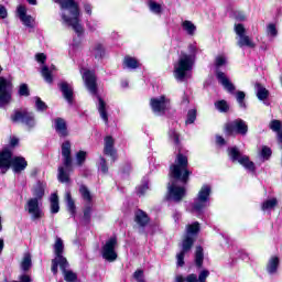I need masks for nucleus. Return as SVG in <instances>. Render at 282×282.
I'll return each instance as SVG.
<instances>
[{"mask_svg": "<svg viewBox=\"0 0 282 282\" xmlns=\"http://www.w3.org/2000/svg\"><path fill=\"white\" fill-rule=\"evenodd\" d=\"M61 6V17L63 25L72 28L76 34H83V24H80V7L75 0H53Z\"/></svg>", "mask_w": 282, "mask_h": 282, "instance_id": "nucleus-1", "label": "nucleus"}, {"mask_svg": "<svg viewBox=\"0 0 282 282\" xmlns=\"http://www.w3.org/2000/svg\"><path fill=\"white\" fill-rule=\"evenodd\" d=\"M189 52L191 54L181 53L177 63L174 64V77L176 80H180V83H184L188 72H191L195 65V54L197 48L193 45H189Z\"/></svg>", "mask_w": 282, "mask_h": 282, "instance_id": "nucleus-2", "label": "nucleus"}, {"mask_svg": "<svg viewBox=\"0 0 282 282\" xmlns=\"http://www.w3.org/2000/svg\"><path fill=\"white\" fill-rule=\"evenodd\" d=\"M197 232H199V223L187 225L186 235L182 241V250L176 254V265H178V268L184 267V257L191 252V248H193V243H195V235H197Z\"/></svg>", "mask_w": 282, "mask_h": 282, "instance_id": "nucleus-3", "label": "nucleus"}, {"mask_svg": "<svg viewBox=\"0 0 282 282\" xmlns=\"http://www.w3.org/2000/svg\"><path fill=\"white\" fill-rule=\"evenodd\" d=\"M170 175L174 180H181L183 184L188 182V158L184 156L182 153H178L175 160V163L170 167Z\"/></svg>", "mask_w": 282, "mask_h": 282, "instance_id": "nucleus-4", "label": "nucleus"}, {"mask_svg": "<svg viewBox=\"0 0 282 282\" xmlns=\"http://www.w3.org/2000/svg\"><path fill=\"white\" fill-rule=\"evenodd\" d=\"M62 158L64 166L58 167V180L65 184L69 182V171H72V143L69 141L62 143Z\"/></svg>", "mask_w": 282, "mask_h": 282, "instance_id": "nucleus-5", "label": "nucleus"}, {"mask_svg": "<svg viewBox=\"0 0 282 282\" xmlns=\"http://www.w3.org/2000/svg\"><path fill=\"white\" fill-rule=\"evenodd\" d=\"M53 249H54L55 259L52 260L51 270L54 274H58V265H61L62 263V267H64L65 263L67 262V258L63 257V252H65V243L63 242V239L57 237L55 239Z\"/></svg>", "mask_w": 282, "mask_h": 282, "instance_id": "nucleus-6", "label": "nucleus"}, {"mask_svg": "<svg viewBox=\"0 0 282 282\" xmlns=\"http://www.w3.org/2000/svg\"><path fill=\"white\" fill-rule=\"evenodd\" d=\"M210 185H203L199 189L197 197L194 199V203L192 205V210L194 213H202L204 208L208 206V202L210 199Z\"/></svg>", "mask_w": 282, "mask_h": 282, "instance_id": "nucleus-7", "label": "nucleus"}, {"mask_svg": "<svg viewBox=\"0 0 282 282\" xmlns=\"http://www.w3.org/2000/svg\"><path fill=\"white\" fill-rule=\"evenodd\" d=\"M225 133H227V135H234V133L246 135L248 133V123L242 119L228 121L225 123Z\"/></svg>", "mask_w": 282, "mask_h": 282, "instance_id": "nucleus-8", "label": "nucleus"}, {"mask_svg": "<svg viewBox=\"0 0 282 282\" xmlns=\"http://www.w3.org/2000/svg\"><path fill=\"white\" fill-rule=\"evenodd\" d=\"M235 32L237 34L238 47H250L251 50L257 47L254 41H252L251 37L246 34V26H243V24H236Z\"/></svg>", "mask_w": 282, "mask_h": 282, "instance_id": "nucleus-9", "label": "nucleus"}, {"mask_svg": "<svg viewBox=\"0 0 282 282\" xmlns=\"http://www.w3.org/2000/svg\"><path fill=\"white\" fill-rule=\"evenodd\" d=\"M12 100V82L0 77V107H6L10 105Z\"/></svg>", "mask_w": 282, "mask_h": 282, "instance_id": "nucleus-10", "label": "nucleus"}, {"mask_svg": "<svg viewBox=\"0 0 282 282\" xmlns=\"http://www.w3.org/2000/svg\"><path fill=\"white\" fill-rule=\"evenodd\" d=\"M116 248H118V239H116V237H111L106 241L101 249V254L106 259V261L113 262L116 261V259H118Z\"/></svg>", "mask_w": 282, "mask_h": 282, "instance_id": "nucleus-11", "label": "nucleus"}, {"mask_svg": "<svg viewBox=\"0 0 282 282\" xmlns=\"http://www.w3.org/2000/svg\"><path fill=\"white\" fill-rule=\"evenodd\" d=\"M229 156L232 160V162H239L247 171H254V163L250 161L248 156H242L241 152H239V149L231 148L229 149Z\"/></svg>", "mask_w": 282, "mask_h": 282, "instance_id": "nucleus-12", "label": "nucleus"}, {"mask_svg": "<svg viewBox=\"0 0 282 282\" xmlns=\"http://www.w3.org/2000/svg\"><path fill=\"white\" fill-rule=\"evenodd\" d=\"M85 85L94 96H96L98 91V86L96 85V74L93 70L83 68L80 70Z\"/></svg>", "mask_w": 282, "mask_h": 282, "instance_id": "nucleus-13", "label": "nucleus"}, {"mask_svg": "<svg viewBox=\"0 0 282 282\" xmlns=\"http://www.w3.org/2000/svg\"><path fill=\"white\" fill-rule=\"evenodd\" d=\"M12 122H23V124H26V127H34L36 124V121L34 120V115L32 112L28 111H15L11 116Z\"/></svg>", "mask_w": 282, "mask_h": 282, "instance_id": "nucleus-14", "label": "nucleus"}, {"mask_svg": "<svg viewBox=\"0 0 282 282\" xmlns=\"http://www.w3.org/2000/svg\"><path fill=\"white\" fill-rule=\"evenodd\" d=\"M167 191L169 199H172V202H182L186 195V188H184V186H178L175 182L169 184Z\"/></svg>", "mask_w": 282, "mask_h": 282, "instance_id": "nucleus-15", "label": "nucleus"}, {"mask_svg": "<svg viewBox=\"0 0 282 282\" xmlns=\"http://www.w3.org/2000/svg\"><path fill=\"white\" fill-rule=\"evenodd\" d=\"M12 151H10L8 148L0 151V173L2 175H6V173H8L12 166Z\"/></svg>", "mask_w": 282, "mask_h": 282, "instance_id": "nucleus-16", "label": "nucleus"}, {"mask_svg": "<svg viewBox=\"0 0 282 282\" xmlns=\"http://www.w3.org/2000/svg\"><path fill=\"white\" fill-rule=\"evenodd\" d=\"M25 210H28L33 220L43 217V210L41 209V206H39V198H30L26 203Z\"/></svg>", "mask_w": 282, "mask_h": 282, "instance_id": "nucleus-17", "label": "nucleus"}, {"mask_svg": "<svg viewBox=\"0 0 282 282\" xmlns=\"http://www.w3.org/2000/svg\"><path fill=\"white\" fill-rule=\"evenodd\" d=\"M151 109L156 116H162L164 111H166V107L169 105V99L165 96H161L159 98H152L150 100Z\"/></svg>", "mask_w": 282, "mask_h": 282, "instance_id": "nucleus-18", "label": "nucleus"}, {"mask_svg": "<svg viewBox=\"0 0 282 282\" xmlns=\"http://www.w3.org/2000/svg\"><path fill=\"white\" fill-rule=\"evenodd\" d=\"M208 276H210V271L203 270L198 274V280H197V275L192 273L186 278H184L183 275H177L175 278V281L176 282H206V279H208Z\"/></svg>", "mask_w": 282, "mask_h": 282, "instance_id": "nucleus-19", "label": "nucleus"}, {"mask_svg": "<svg viewBox=\"0 0 282 282\" xmlns=\"http://www.w3.org/2000/svg\"><path fill=\"white\" fill-rule=\"evenodd\" d=\"M18 17L25 28H34V19L32 15H28V9L25 6L20 4L17 8Z\"/></svg>", "mask_w": 282, "mask_h": 282, "instance_id": "nucleus-20", "label": "nucleus"}, {"mask_svg": "<svg viewBox=\"0 0 282 282\" xmlns=\"http://www.w3.org/2000/svg\"><path fill=\"white\" fill-rule=\"evenodd\" d=\"M54 129L59 138H67L69 130H67V122L63 118L54 119Z\"/></svg>", "mask_w": 282, "mask_h": 282, "instance_id": "nucleus-21", "label": "nucleus"}, {"mask_svg": "<svg viewBox=\"0 0 282 282\" xmlns=\"http://www.w3.org/2000/svg\"><path fill=\"white\" fill-rule=\"evenodd\" d=\"M216 78H218L219 83L227 91H229L230 94L235 91V84L230 79H228L226 73L221 70H216Z\"/></svg>", "mask_w": 282, "mask_h": 282, "instance_id": "nucleus-22", "label": "nucleus"}, {"mask_svg": "<svg viewBox=\"0 0 282 282\" xmlns=\"http://www.w3.org/2000/svg\"><path fill=\"white\" fill-rule=\"evenodd\" d=\"M59 89L65 100H67L68 105H72V102H74V88L72 87V85L66 82H62L59 84Z\"/></svg>", "mask_w": 282, "mask_h": 282, "instance_id": "nucleus-23", "label": "nucleus"}, {"mask_svg": "<svg viewBox=\"0 0 282 282\" xmlns=\"http://www.w3.org/2000/svg\"><path fill=\"white\" fill-rule=\"evenodd\" d=\"M11 166L14 173H21V171H25L28 167V161L22 156H15L11 161Z\"/></svg>", "mask_w": 282, "mask_h": 282, "instance_id": "nucleus-24", "label": "nucleus"}, {"mask_svg": "<svg viewBox=\"0 0 282 282\" xmlns=\"http://www.w3.org/2000/svg\"><path fill=\"white\" fill-rule=\"evenodd\" d=\"M58 265L64 274V280L66 282H74V281H76V279H78V275H76V273H74V271L68 270L69 262H66L64 265L62 263Z\"/></svg>", "mask_w": 282, "mask_h": 282, "instance_id": "nucleus-25", "label": "nucleus"}, {"mask_svg": "<svg viewBox=\"0 0 282 282\" xmlns=\"http://www.w3.org/2000/svg\"><path fill=\"white\" fill-rule=\"evenodd\" d=\"M105 155H109L112 160H116V149H113V138L106 137L105 138V147H104Z\"/></svg>", "mask_w": 282, "mask_h": 282, "instance_id": "nucleus-26", "label": "nucleus"}, {"mask_svg": "<svg viewBox=\"0 0 282 282\" xmlns=\"http://www.w3.org/2000/svg\"><path fill=\"white\" fill-rule=\"evenodd\" d=\"M47 185L43 182H37L33 187V199H43V196L45 195V187Z\"/></svg>", "mask_w": 282, "mask_h": 282, "instance_id": "nucleus-27", "label": "nucleus"}, {"mask_svg": "<svg viewBox=\"0 0 282 282\" xmlns=\"http://www.w3.org/2000/svg\"><path fill=\"white\" fill-rule=\"evenodd\" d=\"M134 221L138 224V226H141V228H144V226L149 224V215L139 209L135 212Z\"/></svg>", "mask_w": 282, "mask_h": 282, "instance_id": "nucleus-28", "label": "nucleus"}, {"mask_svg": "<svg viewBox=\"0 0 282 282\" xmlns=\"http://www.w3.org/2000/svg\"><path fill=\"white\" fill-rule=\"evenodd\" d=\"M97 99H98V111L100 113V118L107 124L109 122V117L107 116V104L100 97H97Z\"/></svg>", "mask_w": 282, "mask_h": 282, "instance_id": "nucleus-29", "label": "nucleus"}, {"mask_svg": "<svg viewBox=\"0 0 282 282\" xmlns=\"http://www.w3.org/2000/svg\"><path fill=\"white\" fill-rule=\"evenodd\" d=\"M52 69H56V67H47V65H43L42 68H41V74L44 78V80L48 84H52L54 78L52 77Z\"/></svg>", "mask_w": 282, "mask_h": 282, "instance_id": "nucleus-30", "label": "nucleus"}, {"mask_svg": "<svg viewBox=\"0 0 282 282\" xmlns=\"http://www.w3.org/2000/svg\"><path fill=\"white\" fill-rule=\"evenodd\" d=\"M30 268H32V254H30V252H26L22 258L21 270H23V272H28Z\"/></svg>", "mask_w": 282, "mask_h": 282, "instance_id": "nucleus-31", "label": "nucleus"}, {"mask_svg": "<svg viewBox=\"0 0 282 282\" xmlns=\"http://www.w3.org/2000/svg\"><path fill=\"white\" fill-rule=\"evenodd\" d=\"M123 65L129 69H138V67H140V63L138 62V59L131 56L124 57Z\"/></svg>", "mask_w": 282, "mask_h": 282, "instance_id": "nucleus-32", "label": "nucleus"}, {"mask_svg": "<svg viewBox=\"0 0 282 282\" xmlns=\"http://www.w3.org/2000/svg\"><path fill=\"white\" fill-rule=\"evenodd\" d=\"M279 268V258L278 257H272L269 260V263L267 265V270L269 274H274Z\"/></svg>", "mask_w": 282, "mask_h": 282, "instance_id": "nucleus-33", "label": "nucleus"}, {"mask_svg": "<svg viewBox=\"0 0 282 282\" xmlns=\"http://www.w3.org/2000/svg\"><path fill=\"white\" fill-rule=\"evenodd\" d=\"M65 200H66V204H67L68 213H70V215H75L76 204L74 203V199L72 198V193L66 192Z\"/></svg>", "mask_w": 282, "mask_h": 282, "instance_id": "nucleus-34", "label": "nucleus"}, {"mask_svg": "<svg viewBox=\"0 0 282 282\" xmlns=\"http://www.w3.org/2000/svg\"><path fill=\"white\" fill-rule=\"evenodd\" d=\"M254 88L259 100H265V98H268L269 93L268 89H265V87H263L261 84H256Z\"/></svg>", "mask_w": 282, "mask_h": 282, "instance_id": "nucleus-35", "label": "nucleus"}, {"mask_svg": "<svg viewBox=\"0 0 282 282\" xmlns=\"http://www.w3.org/2000/svg\"><path fill=\"white\" fill-rule=\"evenodd\" d=\"M278 200L276 198H271L265 200L262 204V210L263 213H270V210H274V208L276 207Z\"/></svg>", "mask_w": 282, "mask_h": 282, "instance_id": "nucleus-36", "label": "nucleus"}, {"mask_svg": "<svg viewBox=\"0 0 282 282\" xmlns=\"http://www.w3.org/2000/svg\"><path fill=\"white\" fill-rule=\"evenodd\" d=\"M182 28L187 34H189V36H193L197 30V26H195L194 23L188 20L183 21Z\"/></svg>", "mask_w": 282, "mask_h": 282, "instance_id": "nucleus-37", "label": "nucleus"}, {"mask_svg": "<svg viewBox=\"0 0 282 282\" xmlns=\"http://www.w3.org/2000/svg\"><path fill=\"white\" fill-rule=\"evenodd\" d=\"M61 210V206L58 205V195L52 194L51 195V213L56 215Z\"/></svg>", "mask_w": 282, "mask_h": 282, "instance_id": "nucleus-38", "label": "nucleus"}, {"mask_svg": "<svg viewBox=\"0 0 282 282\" xmlns=\"http://www.w3.org/2000/svg\"><path fill=\"white\" fill-rule=\"evenodd\" d=\"M93 55L97 61H100V58H104L105 56V46L102 44H96L93 48Z\"/></svg>", "mask_w": 282, "mask_h": 282, "instance_id": "nucleus-39", "label": "nucleus"}, {"mask_svg": "<svg viewBox=\"0 0 282 282\" xmlns=\"http://www.w3.org/2000/svg\"><path fill=\"white\" fill-rule=\"evenodd\" d=\"M195 263L197 268H202L204 263V249L202 247H196Z\"/></svg>", "mask_w": 282, "mask_h": 282, "instance_id": "nucleus-40", "label": "nucleus"}, {"mask_svg": "<svg viewBox=\"0 0 282 282\" xmlns=\"http://www.w3.org/2000/svg\"><path fill=\"white\" fill-rule=\"evenodd\" d=\"M215 107L216 109H218V111H220L221 113H226L228 112V110L230 109V106H228V102L226 100H219L215 102Z\"/></svg>", "mask_w": 282, "mask_h": 282, "instance_id": "nucleus-41", "label": "nucleus"}, {"mask_svg": "<svg viewBox=\"0 0 282 282\" xmlns=\"http://www.w3.org/2000/svg\"><path fill=\"white\" fill-rule=\"evenodd\" d=\"M79 193L85 202H91V193L89 192V188H87V186L80 185Z\"/></svg>", "mask_w": 282, "mask_h": 282, "instance_id": "nucleus-42", "label": "nucleus"}, {"mask_svg": "<svg viewBox=\"0 0 282 282\" xmlns=\"http://www.w3.org/2000/svg\"><path fill=\"white\" fill-rule=\"evenodd\" d=\"M236 100L241 109H246V93L239 90L236 93Z\"/></svg>", "mask_w": 282, "mask_h": 282, "instance_id": "nucleus-43", "label": "nucleus"}, {"mask_svg": "<svg viewBox=\"0 0 282 282\" xmlns=\"http://www.w3.org/2000/svg\"><path fill=\"white\" fill-rule=\"evenodd\" d=\"M85 160H87V152L79 151L76 153V165L77 166H83V164H85Z\"/></svg>", "mask_w": 282, "mask_h": 282, "instance_id": "nucleus-44", "label": "nucleus"}, {"mask_svg": "<svg viewBox=\"0 0 282 282\" xmlns=\"http://www.w3.org/2000/svg\"><path fill=\"white\" fill-rule=\"evenodd\" d=\"M267 34H268V36H271L272 39L278 36L279 31L276 30V25L274 23L268 24Z\"/></svg>", "mask_w": 282, "mask_h": 282, "instance_id": "nucleus-45", "label": "nucleus"}, {"mask_svg": "<svg viewBox=\"0 0 282 282\" xmlns=\"http://www.w3.org/2000/svg\"><path fill=\"white\" fill-rule=\"evenodd\" d=\"M149 8L153 14H161L162 12V6L155 1H150L149 2Z\"/></svg>", "mask_w": 282, "mask_h": 282, "instance_id": "nucleus-46", "label": "nucleus"}, {"mask_svg": "<svg viewBox=\"0 0 282 282\" xmlns=\"http://www.w3.org/2000/svg\"><path fill=\"white\" fill-rule=\"evenodd\" d=\"M195 120H197V110L192 109L187 112L186 124H193V122H195Z\"/></svg>", "mask_w": 282, "mask_h": 282, "instance_id": "nucleus-47", "label": "nucleus"}, {"mask_svg": "<svg viewBox=\"0 0 282 282\" xmlns=\"http://www.w3.org/2000/svg\"><path fill=\"white\" fill-rule=\"evenodd\" d=\"M35 107L37 111H45L47 109V105L41 100V97H35Z\"/></svg>", "mask_w": 282, "mask_h": 282, "instance_id": "nucleus-48", "label": "nucleus"}, {"mask_svg": "<svg viewBox=\"0 0 282 282\" xmlns=\"http://www.w3.org/2000/svg\"><path fill=\"white\" fill-rule=\"evenodd\" d=\"M226 63H227V59H226V56L224 55H218L215 59V65L217 69H219V67H224Z\"/></svg>", "mask_w": 282, "mask_h": 282, "instance_id": "nucleus-49", "label": "nucleus"}, {"mask_svg": "<svg viewBox=\"0 0 282 282\" xmlns=\"http://www.w3.org/2000/svg\"><path fill=\"white\" fill-rule=\"evenodd\" d=\"M19 96H30V88L26 86V84H22L19 87Z\"/></svg>", "mask_w": 282, "mask_h": 282, "instance_id": "nucleus-50", "label": "nucleus"}, {"mask_svg": "<svg viewBox=\"0 0 282 282\" xmlns=\"http://www.w3.org/2000/svg\"><path fill=\"white\" fill-rule=\"evenodd\" d=\"M272 155V150L268 147H263L261 150V156L264 160H270V156Z\"/></svg>", "mask_w": 282, "mask_h": 282, "instance_id": "nucleus-51", "label": "nucleus"}, {"mask_svg": "<svg viewBox=\"0 0 282 282\" xmlns=\"http://www.w3.org/2000/svg\"><path fill=\"white\" fill-rule=\"evenodd\" d=\"M133 278L135 279L137 282H144V271L142 270H137L133 273Z\"/></svg>", "mask_w": 282, "mask_h": 282, "instance_id": "nucleus-52", "label": "nucleus"}, {"mask_svg": "<svg viewBox=\"0 0 282 282\" xmlns=\"http://www.w3.org/2000/svg\"><path fill=\"white\" fill-rule=\"evenodd\" d=\"M84 219L89 221L91 219V206L87 205L84 209Z\"/></svg>", "mask_w": 282, "mask_h": 282, "instance_id": "nucleus-53", "label": "nucleus"}, {"mask_svg": "<svg viewBox=\"0 0 282 282\" xmlns=\"http://www.w3.org/2000/svg\"><path fill=\"white\" fill-rule=\"evenodd\" d=\"M170 138L173 140L174 144H180V134H177V131L171 130Z\"/></svg>", "mask_w": 282, "mask_h": 282, "instance_id": "nucleus-54", "label": "nucleus"}, {"mask_svg": "<svg viewBox=\"0 0 282 282\" xmlns=\"http://www.w3.org/2000/svg\"><path fill=\"white\" fill-rule=\"evenodd\" d=\"M149 191V183H143L138 187V195H144Z\"/></svg>", "mask_w": 282, "mask_h": 282, "instance_id": "nucleus-55", "label": "nucleus"}, {"mask_svg": "<svg viewBox=\"0 0 282 282\" xmlns=\"http://www.w3.org/2000/svg\"><path fill=\"white\" fill-rule=\"evenodd\" d=\"M100 171L101 173L109 172V167H107V160H105V158H100Z\"/></svg>", "mask_w": 282, "mask_h": 282, "instance_id": "nucleus-56", "label": "nucleus"}, {"mask_svg": "<svg viewBox=\"0 0 282 282\" xmlns=\"http://www.w3.org/2000/svg\"><path fill=\"white\" fill-rule=\"evenodd\" d=\"M35 59L37 61V63H42V65L45 63V61H47V56H45V54L43 53H37L35 55Z\"/></svg>", "mask_w": 282, "mask_h": 282, "instance_id": "nucleus-57", "label": "nucleus"}, {"mask_svg": "<svg viewBox=\"0 0 282 282\" xmlns=\"http://www.w3.org/2000/svg\"><path fill=\"white\" fill-rule=\"evenodd\" d=\"M94 7H91L90 3H84V12L88 14V17H91Z\"/></svg>", "mask_w": 282, "mask_h": 282, "instance_id": "nucleus-58", "label": "nucleus"}, {"mask_svg": "<svg viewBox=\"0 0 282 282\" xmlns=\"http://www.w3.org/2000/svg\"><path fill=\"white\" fill-rule=\"evenodd\" d=\"M8 18V9L3 7V4H0V19H7Z\"/></svg>", "mask_w": 282, "mask_h": 282, "instance_id": "nucleus-59", "label": "nucleus"}, {"mask_svg": "<svg viewBox=\"0 0 282 282\" xmlns=\"http://www.w3.org/2000/svg\"><path fill=\"white\" fill-rule=\"evenodd\" d=\"M236 19L238 21H246V13L241 12V11H237L235 14Z\"/></svg>", "mask_w": 282, "mask_h": 282, "instance_id": "nucleus-60", "label": "nucleus"}, {"mask_svg": "<svg viewBox=\"0 0 282 282\" xmlns=\"http://www.w3.org/2000/svg\"><path fill=\"white\" fill-rule=\"evenodd\" d=\"M87 26L89 28V30H91V32H94L96 31V28H98V22L96 21L87 22Z\"/></svg>", "mask_w": 282, "mask_h": 282, "instance_id": "nucleus-61", "label": "nucleus"}, {"mask_svg": "<svg viewBox=\"0 0 282 282\" xmlns=\"http://www.w3.org/2000/svg\"><path fill=\"white\" fill-rule=\"evenodd\" d=\"M216 142H217V144H226V140L225 139H223V137H216Z\"/></svg>", "mask_w": 282, "mask_h": 282, "instance_id": "nucleus-62", "label": "nucleus"}, {"mask_svg": "<svg viewBox=\"0 0 282 282\" xmlns=\"http://www.w3.org/2000/svg\"><path fill=\"white\" fill-rule=\"evenodd\" d=\"M18 144H19V139L12 138L11 141H10V145L11 147H17Z\"/></svg>", "mask_w": 282, "mask_h": 282, "instance_id": "nucleus-63", "label": "nucleus"}, {"mask_svg": "<svg viewBox=\"0 0 282 282\" xmlns=\"http://www.w3.org/2000/svg\"><path fill=\"white\" fill-rule=\"evenodd\" d=\"M4 243L3 239H0V253L3 252Z\"/></svg>", "mask_w": 282, "mask_h": 282, "instance_id": "nucleus-64", "label": "nucleus"}]
</instances>
